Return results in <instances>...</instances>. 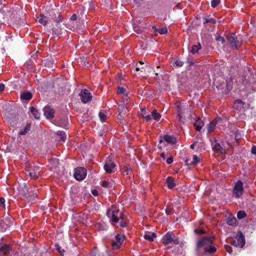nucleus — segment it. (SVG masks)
I'll return each mask as SVG.
<instances>
[{"label":"nucleus","instance_id":"obj_49","mask_svg":"<svg viewBox=\"0 0 256 256\" xmlns=\"http://www.w3.org/2000/svg\"><path fill=\"white\" fill-rule=\"evenodd\" d=\"M99 117L102 122H104L106 120V116L105 114H104L102 112H100L99 113Z\"/></svg>","mask_w":256,"mask_h":256},{"label":"nucleus","instance_id":"obj_18","mask_svg":"<svg viewBox=\"0 0 256 256\" xmlns=\"http://www.w3.org/2000/svg\"><path fill=\"white\" fill-rule=\"evenodd\" d=\"M194 126L196 131L200 132L204 126V122L200 118H197L195 120Z\"/></svg>","mask_w":256,"mask_h":256},{"label":"nucleus","instance_id":"obj_35","mask_svg":"<svg viewBox=\"0 0 256 256\" xmlns=\"http://www.w3.org/2000/svg\"><path fill=\"white\" fill-rule=\"evenodd\" d=\"M153 68H152L150 66H148L147 65H146L145 66H142L141 68H140V67H136V70L139 71L141 70V72H142V70H144V71L147 70V72H150L151 69H153Z\"/></svg>","mask_w":256,"mask_h":256},{"label":"nucleus","instance_id":"obj_17","mask_svg":"<svg viewBox=\"0 0 256 256\" xmlns=\"http://www.w3.org/2000/svg\"><path fill=\"white\" fill-rule=\"evenodd\" d=\"M221 120L222 118L218 117L210 122L207 126L208 134H210L214 132L217 122Z\"/></svg>","mask_w":256,"mask_h":256},{"label":"nucleus","instance_id":"obj_43","mask_svg":"<svg viewBox=\"0 0 256 256\" xmlns=\"http://www.w3.org/2000/svg\"><path fill=\"white\" fill-rule=\"evenodd\" d=\"M220 0H212L211 1V6L212 8H216L218 6V4H220Z\"/></svg>","mask_w":256,"mask_h":256},{"label":"nucleus","instance_id":"obj_4","mask_svg":"<svg viewBox=\"0 0 256 256\" xmlns=\"http://www.w3.org/2000/svg\"><path fill=\"white\" fill-rule=\"evenodd\" d=\"M56 20V24L52 29V34L58 36L62 34V30L64 28V24L62 22V18L60 15Z\"/></svg>","mask_w":256,"mask_h":256},{"label":"nucleus","instance_id":"obj_23","mask_svg":"<svg viewBox=\"0 0 256 256\" xmlns=\"http://www.w3.org/2000/svg\"><path fill=\"white\" fill-rule=\"evenodd\" d=\"M212 150L217 153L222 154L223 148L220 145L219 143L216 142L215 144L212 146Z\"/></svg>","mask_w":256,"mask_h":256},{"label":"nucleus","instance_id":"obj_22","mask_svg":"<svg viewBox=\"0 0 256 256\" xmlns=\"http://www.w3.org/2000/svg\"><path fill=\"white\" fill-rule=\"evenodd\" d=\"M30 112L32 114L36 119H39L40 116V113L34 107L30 108Z\"/></svg>","mask_w":256,"mask_h":256},{"label":"nucleus","instance_id":"obj_50","mask_svg":"<svg viewBox=\"0 0 256 256\" xmlns=\"http://www.w3.org/2000/svg\"><path fill=\"white\" fill-rule=\"evenodd\" d=\"M174 63L178 67H182L184 65V62L180 60H176Z\"/></svg>","mask_w":256,"mask_h":256},{"label":"nucleus","instance_id":"obj_28","mask_svg":"<svg viewBox=\"0 0 256 256\" xmlns=\"http://www.w3.org/2000/svg\"><path fill=\"white\" fill-rule=\"evenodd\" d=\"M152 116L156 121L158 122L160 120L162 116L156 110H154L152 112Z\"/></svg>","mask_w":256,"mask_h":256},{"label":"nucleus","instance_id":"obj_57","mask_svg":"<svg viewBox=\"0 0 256 256\" xmlns=\"http://www.w3.org/2000/svg\"><path fill=\"white\" fill-rule=\"evenodd\" d=\"M134 32L138 34H141L142 32V30L138 26H134Z\"/></svg>","mask_w":256,"mask_h":256},{"label":"nucleus","instance_id":"obj_62","mask_svg":"<svg viewBox=\"0 0 256 256\" xmlns=\"http://www.w3.org/2000/svg\"><path fill=\"white\" fill-rule=\"evenodd\" d=\"M46 64L48 63V64L50 66H52L54 64V62L53 61H51V60H46Z\"/></svg>","mask_w":256,"mask_h":256},{"label":"nucleus","instance_id":"obj_39","mask_svg":"<svg viewBox=\"0 0 256 256\" xmlns=\"http://www.w3.org/2000/svg\"><path fill=\"white\" fill-rule=\"evenodd\" d=\"M246 216V212L242 210L238 211L237 214V217L240 220L245 218Z\"/></svg>","mask_w":256,"mask_h":256},{"label":"nucleus","instance_id":"obj_5","mask_svg":"<svg viewBox=\"0 0 256 256\" xmlns=\"http://www.w3.org/2000/svg\"><path fill=\"white\" fill-rule=\"evenodd\" d=\"M28 176L34 180L38 179L42 173V170L39 166L32 165L26 169Z\"/></svg>","mask_w":256,"mask_h":256},{"label":"nucleus","instance_id":"obj_11","mask_svg":"<svg viewBox=\"0 0 256 256\" xmlns=\"http://www.w3.org/2000/svg\"><path fill=\"white\" fill-rule=\"evenodd\" d=\"M164 140L166 141L167 143L172 144H174L176 143V138L174 136H169L168 134H165L163 136H161L160 139L159 140V144H162ZM158 148L160 149L162 148V146H160V145L158 146Z\"/></svg>","mask_w":256,"mask_h":256},{"label":"nucleus","instance_id":"obj_2","mask_svg":"<svg viewBox=\"0 0 256 256\" xmlns=\"http://www.w3.org/2000/svg\"><path fill=\"white\" fill-rule=\"evenodd\" d=\"M226 38L230 44L232 49L238 50L242 44V39L234 33H230L226 35Z\"/></svg>","mask_w":256,"mask_h":256},{"label":"nucleus","instance_id":"obj_64","mask_svg":"<svg viewBox=\"0 0 256 256\" xmlns=\"http://www.w3.org/2000/svg\"><path fill=\"white\" fill-rule=\"evenodd\" d=\"M77 18V16L76 14H74L72 15V16L70 18L71 20H75Z\"/></svg>","mask_w":256,"mask_h":256},{"label":"nucleus","instance_id":"obj_16","mask_svg":"<svg viewBox=\"0 0 256 256\" xmlns=\"http://www.w3.org/2000/svg\"><path fill=\"white\" fill-rule=\"evenodd\" d=\"M12 248L10 246L6 244H2L0 245V256H8V253L10 252Z\"/></svg>","mask_w":256,"mask_h":256},{"label":"nucleus","instance_id":"obj_40","mask_svg":"<svg viewBox=\"0 0 256 256\" xmlns=\"http://www.w3.org/2000/svg\"><path fill=\"white\" fill-rule=\"evenodd\" d=\"M166 213L168 215H170L173 213V208L170 206H167L165 210Z\"/></svg>","mask_w":256,"mask_h":256},{"label":"nucleus","instance_id":"obj_3","mask_svg":"<svg viewBox=\"0 0 256 256\" xmlns=\"http://www.w3.org/2000/svg\"><path fill=\"white\" fill-rule=\"evenodd\" d=\"M106 215L110 218V222L114 226L118 222L120 219L121 220H124V214L121 212L119 214V210H112L108 209L106 212Z\"/></svg>","mask_w":256,"mask_h":256},{"label":"nucleus","instance_id":"obj_59","mask_svg":"<svg viewBox=\"0 0 256 256\" xmlns=\"http://www.w3.org/2000/svg\"><path fill=\"white\" fill-rule=\"evenodd\" d=\"M251 152L254 154H256V146H253L251 148Z\"/></svg>","mask_w":256,"mask_h":256},{"label":"nucleus","instance_id":"obj_24","mask_svg":"<svg viewBox=\"0 0 256 256\" xmlns=\"http://www.w3.org/2000/svg\"><path fill=\"white\" fill-rule=\"evenodd\" d=\"M118 110L120 114H126L128 111L127 107L126 106V104H118Z\"/></svg>","mask_w":256,"mask_h":256},{"label":"nucleus","instance_id":"obj_19","mask_svg":"<svg viewBox=\"0 0 256 256\" xmlns=\"http://www.w3.org/2000/svg\"><path fill=\"white\" fill-rule=\"evenodd\" d=\"M32 98V94L29 91H26L22 92L20 94V98L22 100L27 101L30 100Z\"/></svg>","mask_w":256,"mask_h":256},{"label":"nucleus","instance_id":"obj_9","mask_svg":"<svg viewBox=\"0 0 256 256\" xmlns=\"http://www.w3.org/2000/svg\"><path fill=\"white\" fill-rule=\"evenodd\" d=\"M124 238L125 236L124 235L117 234L115 236V240H113L112 241V249L118 250L120 248Z\"/></svg>","mask_w":256,"mask_h":256},{"label":"nucleus","instance_id":"obj_31","mask_svg":"<svg viewBox=\"0 0 256 256\" xmlns=\"http://www.w3.org/2000/svg\"><path fill=\"white\" fill-rule=\"evenodd\" d=\"M91 256H105L104 252H101L96 248L93 250Z\"/></svg>","mask_w":256,"mask_h":256},{"label":"nucleus","instance_id":"obj_60","mask_svg":"<svg viewBox=\"0 0 256 256\" xmlns=\"http://www.w3.org/2000/svg\"><path fill=\"white\" fill-rule=\"evenodd\" d=\"M118 120H120V122L121 124H122L123 123V117L121 115V114H118Z\"/></svg>","mask_w":256,"mask_h":256},{"label":"nucleus","instance_id":"obj_36","mask_svg":"<svg viewBox=\"0 0 256 256\" xmlns=\"http://www.w3.org/2000/svg\"><path fill=\"white\" fill-rule=\"evenodd\" d=\"M55 247L56 249L62 256H64L65 250L58 244H56Z\"/></svg>","mask_w":256,"mask_h":256},{"label":"nucleus","instance_id":"obj_47","mask_svg":"<svg viewBox=\"0 0 256 256\" xmlns=\"http://www.w3.org/2000/svg\"><path fill=\"white\" fill-rule=\"evenodd\" d=\"M186 62L188 64V66H190L194 64V59L192 57L188 56L187 58Z\"/></svg>","mask_w":256,"mask_h":256},{"label":"nucleus","instance_id":"obj_34","mask_svg":"<svg viewBox=\"0 0 256 256\" xmlns=\"http://www.w3.org/2000/svg\"><path fill=\"white\" fill-rule=\"evenodd\" d=\"M57 134L60 136V140L63 142H65L66 140V133L63 131H58Z\"/></svg>","mask_w":256,"mask_h":256},{"label":"nucleus","instance_id":"obj_44","mask_svg":"<svg viewBox=\"0 0 256 256\" xmlns=\"http://www.w3.org/2000/svg\"><path fill=\"white\" fill-rule=\"evenodd\" d=\"M192 160V164L193 165H196L200 162V159L196 155L193 156Z\"/></svg>","mask_w":256,"mask_h":256},{"label":"nucleus","instance_id":"obj_27","mask_svg":"<svg viewBox=\"0 0 256 256\" xmlns=\"http://www.w3.org/2000/svg\"><path fill=\"white\" fill-rule=\"evenodd\" d=\"M40 18L38 19V22L44 26L46 25L48 22V18L42 14H40Z\"/></svg>","mask_w":256,"mask_h":256},{"label":"nucleus","instance_id":"obj_15","mask_svg":"<svg viewBox=\"0 0 256 256\" xmlns=\"http://www.w3.org/2000/svg\"><path fill=\"white\" fill-rule=\"evenodd\" d=\"M44 114L46 118L51 119L54 117V110L49 106L44 108Z\"/></svg>","mask_w":256,"mask_h":256},{"label":"nucleus","instance_id":"obj_61","mask_svg":"<svg viewBox=\"0 0 256 256\" xmlns=\"http://www.w3.org/2000/svg\"><path fill=\"white\" fill-rule=\"evenodd\" d=\"M92 194L94 196H97L98 195V191L96 190H92Z\"/></svg>","mask_w":256,"mask_h":256},{"label":"nucleus","instance_id":"obj_30","mask_svg":"<svg viewBox=\"0 0 256 256\" xmlns=\"http://www.w3.org/2000/svg\"><path fill=\"white\" fill-rule=\"evenodd\" d=\"M201 48V45L200 43H198L197 45H194L190 50V52L192 54H195L197 53L200 49Z\"/></svg>","mask_w":256,"mask_h":256},{"label":"nucleus","instance_id":"obj_8","mask_svg":"<svg viewBox=\"0 0 256 256\" xmlns=\"http://www.w3.org/2000/svg\"><path fill=\"white\" fill-rule=\"evenodd\" d=\"M244 192V188L243 186V182L242 180H238L235 183L232 194L236 198H239L243 194Z\"/></svg>","mask_w":256,"mask_h":256},{"label":"nucleus","instance_id":"obj_54","mask_svg":"<svg viewBox=\"0 0 256 256\" xmlns=\"http://www.w3.org/2000/svg\"><path fill=\"white\" fill-rule=\"evenodd\" d=\"M216 40L218 42H222V44H224V42H225L224 38L221 36H218L216 38Z\"/></svg>","mask_w":256,"mask_h":256},{"label":"nucleus","instance_id":"obj_55","mask_svg":"<svg viewBox=\"0 0 256 256\" xmlns=\"http://www.w3.org/2000/svg\"><path fill=\"white\" fill-rule=\"evenodd\" d=\"M120 226L122 228H125L128 226V222L124 220H122L120 222Z\"/></svg>","mask_w":256,"mask_h":256},{"label":"nucleus","instance_id":"obj_45","mask_svg":"<svg viewBox=\"0 0 256 256\" xmlns=\"http://www.w3.org/2000/svg\"><path fill=\"white\" fill-rule=\"evenodd\" d=\"M194 232L195 234H199V235L206 234V232L204 230H202V229L200 230V229H198V228H195L194 230Z\"/></svg>","mask_w":256,"mask_h":256},{"label":"nucleus","instance_id":"obj_25","mask_svg":"<svg viewBox=\"0 0 256 256\" xmlns=\"http://www.w3.org/2000/svg\"><path fill=\"white\" fill-rule=\"evenodd\" d=\"M31 126L30 124H27L24 128L22 130H20L18 132L20 135H25L30 130Z\"/></svg>","mask_w":256,"mask_h":256},{"label":"nucleus","instance_id":"obj_53","mask_svg":"<svg viewBox=\"0 0 256 256\" xmlns=\"http://www.w3.org/2000/svg\"><path fill=\"white\" fill-rule=\"evenodd\" d=\"M8 256H18V254L16 252L13 250L12 249V250H10V252L8 253Z\"/></svg>","mask_w":256,"mask_h":256},{"label":"nucleus","instance_id":"obj_1","mask_svg":"<svg viewBox=\"0 0 256 256\" xmlns=\"http://www.w3.org/2000/svg\"><path fill=\"white\" fill-rule=\"evenodd\" d=\"M214 238L210 236H205L198 240L196 248L198 250L204 248V252L212 254L216 251V248L213 245Z\"/></svg>","mask_w":256,"mask_h":256},{"label":"nucleus","instance_id":"obj_14","mask_svg":"<svg viewBox=\"0 0 256 256\" xmlns=\"http://www.w3.org/2000/svg\"><path fill=\"white\" fill-rule=\"evenodd\" d=\"M115 164L112 162L110 159H106L104 168L107 173H112L114 172V169L116 167Z\"/></svg>","mask_w":256,"mask_h":256},{"label":"nucleus","instance_id":"obj_52","mask_svg":"<svg viewBox=\"0 0 256 256\" xmlns=\"http://www.w3.org/2000/svg\"><path fill=\"white\" fill-rule=\"evenodd\" d=\"M0 207L5 208V199L4 198H0Z\"/></svg>","mask_w":256,"mask_h":256},{"label":"nucleus","instance_id":"obj_51","mask_svg":"<svg viewBox=\"0 0 256 256\" xmlns=\"http://www.w3.org/2000/svg\"><path fill=\"white\" fill-rule=\"evenodd\" d=\"M225 250L228 252L229 254H231L232 252V248L229 245H225L224 246Z\"/></svg>","mask_w":256,"mask_h":256},{"label":"nucleus","instance_id":"obj_33","mask_svg":"<svg viewBox=\"0 0 256 256\" xmlns=\"http://www.w3.org/2000/svg\"><path fill=\"white\" fill-rule=\"evenodd\" d=\"M117 93L118 94H122V96L126 97V90L123 87H118L117 90Z\"/></svg>","mask_w":256,"mask_h":256},{"label":"nucleus","instance_id":"obj_10","mask_svg":"<svg viewBox=\"0 0 256 256\" xmlns=\"http://www.w3.org/2000/svg\"><path fill=\"white\" fill-rule=\"evenodd\" d=\"M86 176V170L82 167H78L74 169V176L78 180H83Z\"/></svg>","mask_w":256,"mask_h":256},{"label":"nucleus","instance_id":"obj_29","mask_svg":"<svg viewBox=\"0 0 256 256\" xmlns=\"http://www.w3.org/2000/svg\"><path fill=\"white\" fill-rule=\"evenodd\" d=\"M10 224H6L4 220L0 222V228L2 231H5L8 228L10 227Z\"/></svg>","mask_w":256,"mask_h":256},{"label":"nucleus","instance_id":"obj_46","mask_svg":"<svg viewBox=\"0 0 256 256\" xmlns=\"http://www.w3.org/2000/svg\"><path fill=\"white\" fill-rule=\"evenodd\" d=\"M246 77V76L243 75L242 77L240 78L242 79V82L244 86H246L248 82V80Z\"/></svg>","mask_w":256,"mask_h":256},{"label":"nucleus","instance_id":"obj_56","mask_svg":"<svg viewBox=\"0 0 256 256\" xmlns=\"http://www.w3.org/2000/svg\"><path fill=\"white\" fill-rule=\"evenodd\" d=\"M110 184V182L106 180H104L102 182V186L104 188H108L109 186V184Z\"/></svg>","mask_w":256,"mask_h":256},{"label":"nucleus","instance_id":"obj_37","mask_svg":"<svg viewBox=\"0 0 256 256\" xmlns=\"http://www.w3.org/2000/svg\"><path fill=\"white\" fill-rule=\"evenodd\" d=\"M242 136L239 130H236L234 132V140L236 142L241 138Z\"/></svg>","mask_w":256,"mask_h":256},{"label":"nucleus","instance_id":"obj_41","mask_svg":"<svg viewBox=\"0 0 256 256\" xmlns=\"http://www.w3.org/2000/svg\"><path fill=\"white\" fill-rule=\"evenodd\" d=\"M140 116H142L145 120L148 122H151L152 120V118L150 114H140Z\"/></svg>","mask_w":256,"mask_h":256},{"label":"nucleus","instance_id":"obj_13","mask_svg":"<svg viewBox=\"0 0 256 256\" xmlns=\"http://www.w3.org/2000/svg\"><path fill=\"white\" fill-rule=\"evenodd\" d=\"M24 188L25 190H24V193L22 194L28 198H29L30 200H34L37 196V190H36L34 192H30L28 186L26 184H24Z\"/></svg>","mask_w":256,"mask_h":256},{"label":"nucleus","instance_id":"obj_38","mask_svg":"<svg viewBox=\"0 0 256 256\" xmlns=\"http://www.w3.org/2000/svg\"><path fill=\"white\" fill-rule=\"evenodd\" d=\"M157 32L160 34H166L168 32V28L166 27L158 28Z\"/></svg>","mask_w":256,"mask_h":256},{"label":"nucleus","instance_id":"obj_6","mask_svg":"<svg viewBox=\"0 0 256 256\" xmlns=\"http://www.w3.org/2000/svg\"><path fill=\"white\" fill-rule=\"evenodd\" d=\"M179 242L178 238L172 232H170L166 234L162 238V242L165 246L172 242H173L175 245H177L179 244Z\"/></svg>","mask_w":256,"mask_h":256},{"label":"nucleus","instance_id":"obj_20","mask_svg":"<svg viewBox=\"0 0 256 256\" xmlns=\"http://www.w3.org/2000/svg\"><path fill=\"white\" fill-rule=\"evenodd\" d=\"M166 184L169 189L174 188L176 185L174 180L172 176H168L166 178Z\"/></svg>","mask_w":256,"mask_h":256},{"label":"nucleus","instance_id":"obj_21","mask_svg":"<svg viewBox=\"0 0 256 256\" xmlns=\"http://www.w3.org/2000/svg\"><path fill=\"white\" fill-rule=\"evenodd\" d=\"M234 108L239 110L244 108V102L240 100H236L234 104Z\"/></svg>","mask_w":256,"mask_h":256},{"label":"nucleus","instance_id":"obj_48","mask_svg":"<svg viewBox=\"0 0 256 256\" xmlns=\"http://www.w3.org/2000/svg\"><path fill=\"white\" fill-rule=\"evenodd\" d=\"M132 170L130 168H128V166H125L123 172L124 174L127 175L130 172H132Z\"/></svg>","mask_w":256,"mask_h":256},{"label":"nucleus","instance_id":"obj_63","mask_svg":"<svg viewBox=\"0 0 256 256\" xmlns=\"http://www.w3.org/2000/svg\"><path fill=\"white\" fill-rule=\"evenodd\" d=\"M4 90V85L3 84H0V92H2Z\"/></svg>","mask_w":256,"mask_h":256},{"label":"nucleus","instance_id":"obj_26","mask_svg":"<svg viewBox=\"0 0 256 256\" xmlns=\"http://www.w3.org/2000/svg\"><path fill=\"white\" fill-rule=\"evenodd\" d=\"M156 236V234L154 232H152L148 234H145L144 236V239L148 240L149 242H152L154 240V238Z\"/></svg>","mask_w":256,"mask_h":256},{"label":"nucleus","instance_id":"obj_7","mask_svg":"<svg viewBox=\"0 0 256 256\" xmlns=\"http://www.w3.org/2000/svg\"><path fill=\"white\" fill-rule=\"evenodd\" d=\"M229 242L235 247L242 248L245 244L244 236L241 232H240L235 238L232 239Z\"/></svg>","mask_w":256,"mask_h":256},{"label":"nucleus","instance_id":"obj_42","mask_svg":"<svg viewBox=\"0 0 256 256\" xmlns=\"http://www.w3.org/2000/svg\"><path fill=\"white\" fill-rule=\"evenodd\" d=\"M208 22H210L211 24H215L216 22V20L213 18H204V24H206Z\"/></svg>","mask_w":256,"mask_h":256},{"label":"nucleus","instance_id":"obj_58","mask_svg":"<svg viewBox=\"0 0 256 256\" xmlns=\"http://www.w3.org/2000/svg\"><path fill=\"white\" fill-rule=\"evenodd\" d=\"M166 162L168 164H171L173 162L172 157L170 156V157L168 158L166 160Z\"/></svg>","mask_w":256,"mask_h":256},{"label":"nucleus","instance_id":"obj_12","mask_svg":"<svg viewBox=\"0 0 256 256\" xmlns=\"http://www.w3.org/2000/svg\"><path fill=\"white\" fill-rule=\"evenodd\" d=\"M82 102L86 104L92 100V96L89 91L86 89L82 90L81 92L79 94Z\"/></svg>","mask_w":256,"mask_h":256},{"label":"nucleus","instance_id":"obj_32","mask_svg":"<svg viewBox=\"0 0 256 256\" xmlns=\"http://www.w3.org/2000/svg\"><path fill=\"white\" fill-rule=\"evenodd\" d=\"M237 220L236 219L233 218H228L227 219V224L230 226H235L236 224Z\"/></svg>","mask_w":256,"mask_h":256}]
</instances>
